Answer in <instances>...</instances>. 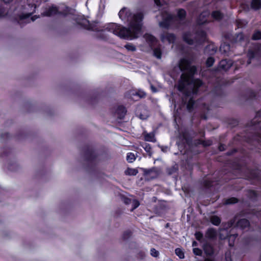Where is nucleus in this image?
Masks as SVG:
<instances>
[{
    "label": "nucleus",
    "mask_w": 261,
    "mask_h": 261,
    "mask_svg": "<svg viewBox=\"0 0 261 261\" xmlns=\"http://www.w3.org/2000/svg\"><path fill=\"white\" fill-rule=\"evenodd\" d=\"M197 239L199 240L202 238V234L200 232H197L195 234Z\"/></svg>",
    "instance_id": "obj_27"
},
{
    "label": "nucleus",
    "mask_w": 261,
    "mask_h": 261,
    "mask_svg": "<svg viewBox=\"0 0 261 261\" xmlns=\"http://www.w3.org/2000/svg\"><path fill=\"white\" fill-rule=\"evenodd\" d=\"M195 243H195V242H193V245H194Z\"/></svg>",
    "instance_id": "obj_39"
},
{
    "label": "nucleus",
    "mask_w": 261,
    "mask_h": 261,
    "mask_svg": "<svg viewBox=\"0 0 261 261\" xmlns=\"http://www.w3.org/2000/svg\"><path fill=\"white\" fill-rule=\"evenodd\" d=\"M175 253L180 258H184L185 257L184 252L180 248H177L175 249Z\"/></svg>",
    "instance_id": "obj_8"
},
{
    "label": "nucleus",
    "mask_w": 261,
    "mask_h": 261,
    "mask_svg": "<svg viewBox=\"0 0 261 261\" xmlns=\"http://www.w3.org/2000/svg\"><path fill=\"white\" fill-rule=\"evenodd\" d=\"M136 160V155L134 153L129 152L127 155V161L129 163H133Z\"/></svg>",
    "instance_id": "obj_6"
},
{
    "label": "nucleus",
    "mask_w": 261,
    "mask_h": 261,
    "mask_svg": "<svg viewBox=\"0 0 261 261\" xmlns=\"http://www.w3.org/2000/svg\"><path fill=\"white\" fill-rule=\"evenodd\" d=\"M145 139L147 141L154 142L155 141L154 135L153 134H148L145 136Z\"/></svg>",
    "instance_id": "obj_7"
},
{
    "label": "nucleus",
    "mask_w": 261,
    "mask_h": 261,
    "mask_svg": "<svg viewBox=\"0 0 261 261\" xmlns=\"http://www.w3.org/2000/svg\"><path fill=\"white\" fill-rule=\"evenodd\" d=\"M191 102H192V101H190L189 102V104L188 105V108L189 109H191V107H190V103H191Z\"/></svg>",
    "instance_id": "obj_31"
},
{
    "label": "nucleus",
    "mask_w": 261,
    "mask_h": 261,
    "mask_svg": "<svg viewBox=\"0 0 261 261\" xmlns=\"http://www.w3.org/2000/svg\"><path fill=\"white\" fill-rule=\"evenodd\" d=\"M133 204L134 205V208H136V207H137L139 205V202L138 201L134 200L133 201Z\"/></svg>",
    "instance_id": "obj_26"
},
{
    "label": "nucleus",
    "mask_w": 261,
    "mask_h": 261,
    "mask_svg": "<svg viewBox=\"0 0 261 261\" xmlns=\"http://www.w3.org/2000/svg\"><path fill=\"white\" fill-rule=\"evenodd\" d=\"M193 251L196 255H200L201 253V251L197 248H194Z\"/></svg>",
    "instance_id": "obj_24"
},
{
    "label": "nucleus",
    "mask_w": 261,
    "mask_h": 261,
    "mask_svg": "<svg viewBox=\"0 0 261 261\" xmlns=\"http://www.w3.org/2000/svg\"><path fill=\"white\" fill-rule=\"evenodd\" d=\"M125 47L128 50L134 51L136 50L135 46L131 44H126Z\"/></svg>",
    "instance_id": "obj_14"
},
{
    "label": "nucleus",
    "mask_w": 261,
    "mask_h": 261,
    "mask_svg": "<svg viewBox=\"0 0 261 261\" xmlns=\"http://www.w3.org/2000/svg\"><path fill=\"white\" fill-rule=\"evenodd\" d=\"M146 39L148 42H153L155 41V38L151 35L147 34L145 35Z\"/></svg>",
    "instance_id": "obj_12"
},
{
    "label": "nucleus",
    "mask_w": 261,
    "mask_h": 261,
    "mask_svg": "<svg viewBox=\"0 0 261 261\" xmlns=\"http://www.w3.org/2000/svg\"><path fill=\"white\" fill-rule=\"evenodd\" d=\"M237 202V199L235 198H231L228 199L226 201L227 204L235 203Z\"/></svg>",
    "instance_id": "obj_17"
},
{
    "label": "nucleus",
    "mask_w": 261,
    "mask_h": 261,
    "mask_svg": "<svg viewBox=\"0 0 261 261\" xmlns=\"http://www.w3.org/2000/svg\"><path fill=\"white\" fill-rule=\"evenodd\" d=\"M212 15L214 18H215V19H219L221 18V16H222L221 13L218 11H216V12H213V13L212 14Z\"/></svg>",
    "instance_id": "obj_11"
},
{
    "label": "nucleus",
    "mask_w": 261,
    "mask_h": 261,
    "mask_svg": "<svg viewBox=\"0 0 261 261\" xmlns=\"http://www.w3.org/2000/svg\"><path fill=\"white\" fill-rule=\"evenodd\" d=\"M253 39L254 40H258L261 38V32H256L253 36Z\"/></svg>",
    "instance_id": "obj_13"
},
{
    "label": "nucleus",
    "mask_w": 261,
    "mask_h": 261,
    "mask_svg": "<svg viewBox=\"0 0 261 261\" xmlns=\"http://www.w3.org/2000/svg\"><path fill=\"white\" fill-rule=\"evenodd\" d=\"M226 63V60L221 61V62H220L221 66L223 68H224V69H227L228 68H229L230 67L229 65L228 66H227V67H225V65Z\"/></svg>",
    "instance_id": "obj_21"
},
{
    "label": "nucleus",
    "mask_w": 261,
    "mask_h": 261,
    "mask_svg": "<svg viewBox=\"0 0 261 261\" xmlns=\"http://www.w3.org/2000/svg\"><path fill=\"white\" fill-rule=\"evenodd\" d=\"M138 172L137 169L133 168H128L125 171V174L128 175H136Z\"/></svg>",
    "instance_id": "obj_3"
},
{
    "label": "nucleus",
    "mask_w": 261,
    "mask_h": 261,
    "mask_svg": "<svg viewBox=\"0 0 261 261\" xmlns=\"http://www.w3.org/2000/svg\"><path fill=\"white\" fill-rule=\"evenodd\" d=\"M201 85V82L200 80H196L194 82V85L196 87H199Z\"/></svg>",
    "instance_id": "obj_25"
},
{
    "label": "nucleus",
    "mask_w": 261,
    "mask_h": 261,
    "mask_svg": "<svg viewBox=\"0 0 261 261\" xmlns=\"http://www.w3.org/2000/svg\"><path fill=\"white\" fill-rule=\"evenodd\" d=\"M57 12V9L56 7H53L49 10V11L46 13L45 15L46 16H50L55 14Z\"/></svg>",
    "instance_id": "obj_10"
},
{
    "label": "nucleus",
    "mask_w": 261,
    "mask_h": 261,
    "mask_svg": "<svg viewBox=\"0 0 261 261\" xmlns=\"http://www.w3.org/2000/svg\"><path fill=\"white\" fill-rule=\"evenodd\" d=\"M155 3L158 5L159 6L161 5V3L160 2V0H154Z\"/></svg>",
    "instance_id": "obj_30"
},
{
    "label": "nucleus",
    "mask_w": 261,
    "mask_h": 261,
    "mask_svg": "<svg viewBox=\"0 0 261 261\" xmlns=\"http://www.w3.org/2000/svg\"><path fill=\"white\" fill-rule=\"evenodd\" d=\"M32 20H34L35 19L33 18V17L32 18Z\"/></svg>",
    "instance_id": "obj_38"
},
{
    "label": "nucleus",
    "mask_w": 261,
    "mask_h": 261,
    "mask_svg": "<svg viewBox=\"0 0 261 261\" xmlns=\"http://www.w3.org/2000/svg\"><path fill=\"white\" fill-rule=\"evenodd\" d=\"M162 40H163V41H165V39H164V38H162Z\"/></svg>",
    "instance_id": "obj_37"
},
{
    "label": "nucleus",
    "mask_w": 261,
    "mask_h": 261,
    "mask_svg": "<svg viewBox=\"0 0 261 261\" xmlns=\"http://www.w3.org/2000/svg\"><path fill=\"white\" fill-rule=\"evenodd\" d=\"M205 261H212V260H210V259H206V260H205Z\"/></svg>",
    "instance_id": "obj_36"
},
{
    "label": "nucleus",
    "mask_w": 261,
    "mask_h": 261,
    "mask_svg": "<svg viewBox=\"0 0 261 261\" xmlns=\"http://www.w3.org/2000/svg\"><path fill=\"white\" fill-rule=\"evenodd\" d=\"M251 6L255 9H257L261 7V2L260 0H252Z\"/></svg>",
    "instance_id": "obj_4"
},
{
    "label": "nucleus",
    "mask_w": 261,
    "mask_h": 261,
    "mask_svg": "<svg viewBox=\"0 0 261 261\" xmlns=\"http://www.w3.org/2000/svg\"><path fill=\"white\" fill-rule=\"evenodd\" d=\"M174 37L172 35H170L167 38V39L168 40V41L169 42H171L174 39Z\"/></svg>",
    "instance_id": "obj_28"
},
{
    "label": "nucleus",
    "mask_w": 261,
    "mask_h": 261,
    "mask_svg": "<svg viewBox=\"0 0 261 261\" xmlns=\"http://www.w3.org/2000/svg\"><path fill=\"white\" fill-rule=\"evenodd\" d=\"M229 46L227 45H222L220 46V49L222 51H224V52H226L227 50L229 49Z\"/></svg>",
    "instance_id": "obj_19"
},
{
    "label": "nucleus",
    "mask_w": 261,
    "mask_h": 261,
    "mask_svg": "<svg viewBox=\"0 0 261 261\" xmlns=\"http://www.w3.org/2000/svg\"><path fill=\"white\" fill-rule=\"evenodd\" d=\"M214 62V60L213 58H209L207 59V60L206 61V65L210 67L213 64Z\"/></svg>",
    "instance_id": "obj_15"
},
{
    "label": "nucleus",
    "mask_w": 261,
    "mask_h": 261,
    "mask_svg": "<svg viewBox=\"0 0 261 261\" xmlns=\"http://www.w3.org/2000/svg\"><path fill=\"white\" fill-rule=\"evenodd\" d=\"M119 15L122 19H125L126 17L129 19L130 23L128 29L122 28L115 23L109 24L107 29L121 38L131 40L138 37V34L141 32L142 15L139 13L132 15L128 10L124 8L120 11Z\"/></svg>",
    "instance_id": "obj_1"
},
{
    "label": "nucleus",
    "mask_w": 261,
    "mask_h": 261,
    "mask_svg": "<svg viewBox=\"0 0 261 261\" xmlns=\"http://www.w3.org/2000/svg\"><path fill=\"white\" fill-rule=\"evenodd\" d=\"M179 67L181 70H189L191 74L193 73L195 71V68L194 66H191L189 61L186 59L181 60Z\"/></svg>",
    "instance_id": "obj_2"
},
{
    "label": "nucleus",
    "mask_w": 261,
    "mask_h": 261,
    "mask_svg": "<svg viewBox=\"0 0 261 261\" xmlns=\"http://www.w3.org/2000/svg\"><path fill=\"white\" fill-rule=\"evenodd\" d=\"M227 261H231V259H230V260H227Z\"/></svg>",
    "instance_id": "obj_40"
},
{
    "label": "nucleus",
    "mask_w": 261,
    "mask_h": 261,
    "mask_svg": "<svg viewBox=\"0 0 261 261\" xmlns=\"http://www.w3.org/2000/svg\"><path fill=\"white\" fill-rule=\"evenodd\" d=\"M204 250L205 252L207 254H211L212 252V249L211 248V247L210 246H207L204 248Z\"/></svg>",
    "instance_id": "obj_20"
},
{
    "label": "nucleus",
    "mask_w": 261,
    "mask_h": 261,
    "mask_svg": "<svg viewBox=\"0 0 261 261\" xmlns=\"http://www.w3.org/2000/svg\"><path fill=\"white\" fill-rule=\"evenodd\" d=\"M185 40L186 41L189 43V44H191L192 43L190 41H188V40H187L186 38H185Z\"/></svg>",
    "instance_id": "obj_33"
},
{
    "label": "nucleus",
    "mask_w": 261,
    "mask_h": 261,
    "mask_svg": "<svg viewBox=\"0 0 261 261\" xmlns=\"http://www.w3.org/2000/svg\"><path fill=\"white\" fill-rule=\"evenodd\" d=\"M137 95L140 97H144L145 95V93L144 92L142 91V92H140V94L138 93Z\"/></svg>",
    "instance_id": "obj_29"
},
{
    "label": "nucleus",
    "mask_w": 261,
    "mask_h": 261,
    "mask_svg": "<svg viewBox=\"0 0 261 261\" xmlns=\"http://www.w3.org/2000/svg\"><path fill=\"white\" fill-rule=\"evenodd\" d=\"M154 55L158 58H160L161 57V54L160 50L156 49L154 50Z\"/></svg>",
    "instance_id": "obj_23"
},
{
    "label": "nucleus",
    "mask_w": 261,
    "mask_h": 261,
    "mask_svg": "<svg viewBox=\"0 0 261 261\" xmlns=\"http://www.w3.org/2000/svg\"><path fill=\"white\" fill-rule=\"evenodd\" d=\"M151 89H152V90L153 92H155V90H154V88H153V87H151Z\"/></svg>",
    "instance_id": "obj_35"
},
{
    "label": "nucleus",
    "mask_w": 261,
    "mask_h": 261,
    "mask_svg": "<svg viewBox=\"0 0 261 261\" xmlns=\"http://www.w3.org/2000/svg\"><path fill=\"white\" fill-rule=\"evenodd\" d=\"M178 89H179V90H182V87H181L180 86H179V87H178Z\"/></svg>",
    "instance_id": "obj_34"
},
{
    "label": "nucleus",
    "mask_w": 261,
    "mask_h": 261,
    "mask_svg": "<svg viewBox=\"0 0 261 261\" xmlns=\"http://www.w3.org/2000/svg\"><path fill=\"white\" fill-rule=\"evenodd\" d=\"M211 222L214 225H217L220 223V220L218 217L214 216L211 218Z\"/></svg>",
    "instance_id": "obj_9"
},
{
    "label": "nucleus",
    "mask_w": 261,
    "mask_h": 261,
    "mask_svg": "<svg viewBox=\"0 0 261 261\" xmlns=\"http://www.w3.org/2000/svg\"><path fill=\"white\" fill-rule=\"evenodd\" d=\"M12 0H3L4 2H5V3H9Z\"/></svg>",
    "instance_id": "obj_32"
},
{
    "label": "nucleus",
    "mask_w": 261,
    "mask_h": 261,
    "mask_svg": "<svg viewBox=\"0 0 261 261\" xmlns=\"http://www.w3.org/2000/svg\"><path fill=\"white\" fill-rule=\"evenodd\" d=\"M181 79L184 82H188L189 81V77L186 75L185 74H183L181 76Z\"/></svg>",
    "instance_id": "obj_22"
},
{
    "label": "nucleus",
    "mask_w": 261,
    "mask_h": 261,
    "mask_svg": "<svg viewBox=\"0 0 261 261\" xmlns=\"http://www.w3.org/2000/svg\"><path fill=\"white\" fill-rule=\"evenodd\" d=\"M238 225L241 227L244 228L249 225V222L246 219H242L238 222Z\"/></svg>",
    "instance_id": "obj_5"
},
{
    "label": "nucleus",
    "mask_w": 261,
    "mask_h": 261,
    "mask_svg": "<svg viewBox=\"0 0 261 261\" xmlns=\"http://www.w3.org/2000/svg\"><path fill=\"white\" fill-rule=\"evenodd\" d=\"M186 15V12L185 11V10H180L178 11V16L180 18H182V17H184Z\"/></svg>",
    "instance_id": "obj_16"
},
{
    "label": "nucleus",
    "mask_w": 261,
    "mask_h": 261,
    "mask_svg": "<svg viewBox=\"0 0 261 261\" xmlns=\"http://www.w3.org/2000/svg\"><path fill=\"white\" fill-rule=\"evenodd\" d=\"M151 254L152 256L156 257L159 255V252L155 249H151L150 250Z\"/></svg>",
    "instance_id": "obj_18"
}]
</instances>
